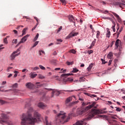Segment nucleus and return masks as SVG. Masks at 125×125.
<instances>
[{"label":"nucleus","instance_id":"obj_1","mask_svg":"<svg viewBox=\"0 0 125 125\" xmlns=\"http://www.w3.org/2000/svg\"><path fill=\"white\" fill-rule=\"evenodd\" d=\"M21 119V125H35V123L37 122L41 121V114L37 112H35L33 117L31 114H23Z\"/></svg>","mask_w":125,"mask_h":125},{"label":"nucleus","instance_id":"obj_2","mask_svg":"<svg viewBox=\"0 0 125 125\" xmlns=\"http://www.w3.org/2000/svg\"><path fill=\"white\" fill-rule=\"evenodd\" d=\"M103 113H104L103 110L93 108L90 112H87V116L85 118L83 119V120L78 121L73 125H85L86 124L85 121H89L91 118H93L96 115Z\"/></svg>","mask_w":125,"mask_h":125},{"label":"nucleus","instance_id":"obj_3","mask_svg":"<svg viewBox=\"0 0 125 125\" xmlns=\"http://www.w3.org/2000/svg\"><path fill=\"white\" fill-rule=\"evenodd\" d=\"M72 118V114L69 113L68 116H66V113L61 111L57 117V121L60 122L62 124H65V123H67L68 121H70Z\"/></svg>","mask_w":125,"mask_h":125},{"label":"nucleus","instance_id":"obj_4","mask_svg":"<svg viewBox=\"0 0 125 125\" xmlns=\"http://www.w3.org/2000/svg\"><path fill=\"white\" fill-rule=\"evenodd\" d=\"M95 104H96V103L95 102H93L91 104H90L87 107H86L84 108V110L82 108L78 109L77 111V114H78L79 115H83V114L84 113H85V112H86L87 111H88L89 109H91V108L93 107L95 108V107L94 106H95Z\"/></svg>","mask_w":125,"mask_h":125},{"label":"nucleus","instance_id":"obj_5","mask_svg":"<svg viewBox=\"0 0 125 125\" xmlns=\"http://www.w3.org/2000/svg\"><path fill=\"white\" fill-rule=\"evenodd\" d=\"M7 119H8V118L7 117V116H6L5 114L2 113L1 114V119L0 120V124H1L2 125H4L5 124V125H13V123L11 121L9 120H7Z\"/></svg>","mask_w":125,"mask_h":125},{"label":"nucleus","instance_id":"obj_6","mask_svg":"<svg viewBox=\"0 0 125 125\" xmlns=\"http://www.w3.org/2000/svg\"><path fill=\"white\" fill-rule=\"evenodd\" d=\"M19 51H20V49L18 48L16 51L13 52L11 54V55L10 56V59L11 61L14 60V59H15V57H16L17 56H19V55H20V53H18L19 52Z\"/></svg>","mask_w":125,"mask_h":125},{"label":"nucleus","instance_id":"obj_7","mask_svg":"<svg viewBox=\"0 0 125 125\" xmlns=\"http://www.w3.org/2000/svg\"><path fill=\"white\" fill-rule=\"evenodd\" d=\"M45 90H53L52 92V96L51 97H53L54 96V94H56L57 96H59V95L60 94L61 92L60 91H59L58 90H55V89H47L45 88Z\"/></svg>","mask_w":125,"mask_h":125},{"label":"nucleus","instance_id":"obj_8","mask_svg":"<svg viewBox=\"0 0 125 125\" xmlns=\"http://www.w3.org/2000/svg\"><path fill=\"white\" fill-rule=\"evenodd\" d=\"M26 87L27 88H28L29 89H32V88H34L35 87V85L34 84L32 83L29 82V83H27L25 84Z\"/></svg>","mask_w":125,"mask_h":125},{"label":"nucleus","instance_id":"obj_9","mask_svg":"<svg viewBox=\"0 0 125 125\" xmlns=\"http://www.w3.org/2000/svg\"><path fill=\"white\" fill-rule=\"evenodd\" d=\"M30 37V35H26V36H24L21 38V42H22V43H24V42H26L27 41V40H28V38Z\"/></svg>","mask_w":125,"mask_h":125},{"label":"nucleus","instance_id":"obj_10","mask_svg":"<svg viewBox=\"0 0 125 125\" xmlns=\"http://www.w3.org/2000/svg\"><path fill=\"white\" fill-rule=\"evenodd\" d=\"M68 19L70 22H73L74 23V26H76V22H75V18L73 15H69L68 17Z\"/></svg>","mask_w":125,"mask_h":125},{"label":"nucleus","instance_id":"obj_11","mask_svg":"<svg viewBox=\"0 0 125 125\" xmlns=\"http://www.w3.org/2000/svg\"><path fill=\"white\" fill-rule=\"evenodd\" d=\"M30 106H31V104H26L25 105V108H27L29 111L33 112V107H30Z\"/></svg>","mask_w":125,"mask_h":125},{"label":"nucleus","instance_id":"obj_12","mask_svg":"<svg viewBox=\"0 0 125 125\" xmlns=\"http://www.w3.org/2000/svg\"><path fill=\"white\" fill-rule=\"evenodd\" d=\"M38 107L41 109H44L46 107V105L43 104V103H39L38 104Z\"/></svg>","mask_w":125,"mask_h":125},{"label":"nucleus","instance_id":"obj_13","mask_svg":"<svg viewBox=\"0 0 125 125\" xmlns=\"http://www.w3.org/2000/svg\"><path fill=\"white\" fill-rule=\"evenodd\" d=\"M29 75L31 79H35L38 76V74H35V72H31Z\"/></svg>","mask_w":125,"mask_h":125},{"label":"nucleus","instance_id":"obj_14","mask_svg":"<svg viewBox=\"0 0 125 125\" xmlns=\"http://www.w3.org/2000/svg\"><path fill=\"white\" fill-rule=\"evenodd\" d=\"M88 96H89V97H91V98H95V100H96V101H97V100H98V98H97V96H96V95L89 94Z\"/></svg>","mask_w":125,"mask_h":125},{"label":"nucleus","instance_id":"obj_15","mask_svg":"<svg viewBox=\"0 0 125 125\" xmlns=\"http://www.w3.org/2000/svg\"><path fill=\"white\" fill-rule=\"evenodd\" d=\"M110 36H111V31H110V29L107 28L106 37V38H110Z\"/></svg>","mask_w":125,"mask_h":125},{"label":"nucleus","instance_id":"obj_16","mask_svg":"<svg viewBox=\"0 0 125 125\" xmlns=\"http://www.w3.org/2000/svg\"><path fill=\"white\" fill-rule=\"evenodd\" d=\"M112 23L113 24V25L112 26V29L113 31V32H116V28H115V27H116V23L115 21H114V20H111Z\"/></svg>","mask_w":125,"mask_h":125},{"label":"nucleus","instance_id":"obj_17","mask_svg":"<svg viewBox=\"0 0 125 125\" xmlns=\"http://www.w3.org/2000/svg\"><path fill=\"white\" fill-rule=\"evenodd\" d=\"M115 4H116V5H119L120 7H123V6H125V4L119 2H115Z\"/></svg>","mask_w":125,"mask_h":125},{"label":"nucleus","instance_id":"obj_18","mask_svg":"<svg viewBox=\"0 0 125 125\" xmlns=\"http://www.w3.org/2000/svg\"><path fill=\"white\" fill-rule=\"evenodd\" d=\"M72 101V97H69L67 98L65 101V104H68V103H70Z\"/></svg>","mask_w":125,"mask_h":125},{"label":"nucleus","instance_id":"obj_19","mask_svg":"<svg viewBox=\"0 0 125 125\" xmlns=\"http://www.w3.org/2000/svg\"><path fill=\"white\" fill-rule=\"evenodd\" d=\"M107 57L108 59H112L113 57V53L109 52V54L107 55Z\"/></svg>","mask_w":125,"mask_h":125},{"label":"nucleus","instance_id":"obj_20","mask_svg":"<svg viewBox=\"0 0 125 125\" xmlns=\"http://www.w3.org/2000/svg\"><path fill=\"white\" fill-rule=\"evenodd\" d=\"M72 74L69 73V74H62L61 77V78H66V77H68V76H71Z\"/></svg>","mask_w":125,"mask_h":125},{"label":"nucleus","instance_id":"obj_21","mask_svg":"<svg viewBox=\"0 0 125 125\" xmlns=\"http://www.w3.org/2000/svg\"><path fill=\"white\" fill-rule=\"evenodd\" d=\"M28 29L27 28H24L22 30V33L21 35V37H23V36H24V35H26V31Z\"/></svg>","mask_w":125,"mask_h":125},{"label":"nucleus","instance_id":"obj_22","mask_svg":"<svg viewBox=\"0 0 125 125\" xmlns=\"http://www.w3.org/2000/svg\"><path fill=\"white\" fill-rule=\"evenodd\" d=\"M38 78L40 80H44V79L45 78V77H44V76H43L42 74H39L38 75Z\"/></svg>","mask_w":125,"mask_h":125},{"label":"nucleus","instance_id":"obj_23","mask_svg":"<svg viewBox=\"0 0 125 125\" xmlns=\"http://www.w3.org/2000/svg\"><path fill=\"white\" fill-rule=\"evenodd\" d=\"M45 120L46 125H51V123L48 122V121H47V117H46L45 118Z\"/></svg>","mask_w":125,"mask_h":125},{"label":"nucleus","instance_id":"obj_24","mask_svg":"<svg viewBox=\"0 0 125 125\" xmlns=\"http://www.w3.org/2000/svg\"><path fill=\"white\" fill-rule=\"evenodd\" d=\"M122 31H123V27H121L119 31L118 32H117V39H118V38H119V36L120 35V34L122 32Z\"/></svg>","mask_w":125,"mask_h":125},{"label":"nucleus","instance_id":"obj_25","mask_svg":"<svg viewBox=\"0 0 125 125\" xmlns=\"http://www.w3.org/2000/svg\"><path fill=\"white\" fill-rule=\"evenodd\" d=\"M93 66V63H91L89 67L87 68V71H88V72H89V71H90V70H91V68H92V67Z\"/></svg>","mask_w":125,"mask_h":125},{"label":"nucleus","instance_id":"obj_26","mask_svg":"<svg viewBox=\"0 0 125 125\" xmlns=\"http://www.w3.org/2000/svg\"><path fill=\"white\" fill-rule=\"evenodd\" d=\"M119 42H120V40L118 39L115 42V45L116 46V48L119 47Z\"/></svg>","mask_w":125,"mask_h":125},{"label":"nucleus","instance_id":"obj_27","mask_svg":"<svg viewBox=\"0 0 125 125\" xmlns=\"http://www.w3.org/2000/svg\"><path fill=\"white\" fill-rule=\"evenodd\" d=\"M79 82L80 83L85 82V79H84V77H80Z\"/></svg>","mask_w":125,"mask_h":125},{"label":"nucleus","instance_id":"obj_28","mask_svg":"<svg viewBox=\"0 0 125 125\" xmlns=\"http://www.w3.org/2000/svg\"><path fill=\"white\" fill-rule=\"evenodd\" d=\"M81 103H82V107H84V106H86V105H88V104H89V103H84L83 102H82Z\"/></svg>","mask_w":125,"mask_h":125},{"label":"nucleus","instance_id":"obj_29","mask_svg":"<svg viewBox=\"0 0 125 125\" xmlns=\"http://www.w3.org/2000/svg\"><path fill=\"white\" fill-rule=\"evenodd\" d=\"M73 36H72V33H70L69 35H68L66 38V40H69L70 38H72Z\"/></svg>","mask_w":125,"mask_h":125},{"label":"nucleus","instance_id":"obj_30","mask_svg":"<svg viewBox=\"0 0 125 125\" xmlns=\"http://www.w3.org/2000/svg\"><path fill=\"white\" fill-rule=\"evenodd\" d=\"M39 44V41H37L36 42L34 45L32 46V48H34V47H36V46H37V45H38V44Z\"/></svg>","mask_w":125,"mask_h":125},{"label":"nucleus","instance_id":"obj_31","mask_svg":"<svg viewBox=\"0 0 125 125\" xmlns=\"http://www.w3.org/2000/svg\"><path fill=\"white\" fill-rule=\"evenodd\" d=\"M6 103V102L5 101H4L3 100H0V104L1 105H3V104H5Z\"/></svg>","mask_w":125,"mask_h":125},{"label":"nucleus","instance_id":"obj_32","mask_svg":"<svg viewBox=\"0 0 125 125\" xmlns=\"http://www.w3.org/2000/svg\"><path fill=\"white\" fill-rule=\"evenodd\" d=\"M31 69L33 71H37V70H40V67L38 66H36L35 67H32Z\"/></svg>","mask_w":125,"mask_h":125},{"label":"nucleus","instance_id":"obj_33","mask_svg":"<svg viewBox=\"0 0 125 125\" xmlns=\"http://www.w3.org/2000/svg\"><path fill=\"white\" fill-rule=\"evenodd\" d=\"M39 36H40V34L39 33H37L35 38L34 39V42H36L39 39Z\"/></svg>","mask_w":125,"mask_h":125},{"label":"nucleus","instance_id":"obj_34","mask_svg":"<svg viewBox=\"0 0 125 125\" xmlns=\"http://www.w3.org/2000/svg\"><path fill=\"white\" fill-rule=\"evenodd\" d=\"M56 62H57L56 60H52L50 61V62L52 63V64H56Z\"/></svg>","mask_w":125,"mask_h":125},{"label":"nucleus","instance_id":"obj_35","mask_svg":"<svg viewBox=\"0 0 125 125\" xmlns=\"http://www.w3.org/2000/svg\"><path fill=\"white\" fill-rule=\"evenodd\" d=\"M116 115L110 114V117L111 118V119H113L114 120L116 119Z\"/></svg>","mask_w":125,"mask_h":125},{"label":"nucleus","instance_id":"obj_36","mask_svg":"<svg viewBox=\"0 0 125 125\" xmlns=\"http://www.w3.org/2000/svg\"><path fill=\"white\" fill-rule=\"evenodd\" d=\"M99 36H100V32L99 31H97L96 34L97 39H99Z\"/></svg>","mask_w":125,"mask_h":125},{"label":"nucleus","instance_id":"obj_37","mask_svg":"<svg viewBox=\"0 0 125 125\" xmlns=\"http://www.w3.org/2000/svg\"><path fill=\"white\" fill-rule=\"evenodd\" d=\"M96 42V39H94V41H93L92 42L91 45L92 46H94V45H95Z\"/></svg>","mask_w":125,"mask_h":125},{"label":"nucleus","instance_id":"obj_38","mask_svg":"<svg viewBox=\"0 0 125 125\" xmlns=\"http://www.w3.org/2000/svg\"><path fill=\"white\" fill-rule=\"evenodd\" d=\"M18 86V83H15L12 85V87H14L15 88H17Z\"/></svg>","mask_w":125,"mask_h":125},{"label":"nucleus","instance_id":"obj_39","mask_svg":"<svg viewBox=\"0 0 125 125\" xmlns=\"http://www.w3.org/2000/svg\"><path fill=\"white\" fill-rule=\"evenodd\" d=\"M78 35H79V33L78 32H76L73 34L71 33V35L72 36V37H76V36H78Z\"/></svg>","mask_w":125,"mask_h":125},{"label":"nucleus","instance_id":"obj_40","mask_svg":"<svg viewBox=\"0 0 125 125\" xmlns=\"http://www.w3.org/2000/svg\"><path fill=\"white\" fill-rule=\"evenodd\" d=\"M3 42L6 44H7L8 43V42L7 41V39L6 38H4L3 39Z\"/></svg>","mask_w":125,"mask_h":125},{"label":"nucleus","instance_id":"obj_41","mask_svg":"<svg viewBox=\"0 0 125 125\" xmlns=\"http://www.w3.org/2000/svg\"><path fill=\"white\" fill-rule=\"evenodd\" d=\"M112 13L113 14L114 16H115V17H116L117 19L119 18V17H120V16L116 13L113 12H112Z\"/></svg>","mask_w":125,"mask_h":125},{"label":"nucleus","instance_id":"obj_42","mask_svg":"<svg viewBox=\"0 0 125 125\" xmlns=\"http://www.w3.org/2000/svg\"><path fill=\"white\" fill-rule=\"evenodd\" d=\"M39 68H40L41 70H45V67H44L42 65H39Z\"/></svg>","mask_w":125,"mask_h":125},{"label":"nucleus","instance_id":"obj_43","mask_svg":"<svg viewBox=\"0 0 125 125\" xmlns=\"http://www.w3.org/2000/svg\"><path fill=\"white\" fill-rule=\"evenodd\" d=\"M77 72H79V69L77 68H74L72 71V73H77Z\"/></svg>","mask_w":125,"mask_h":125},{"label":"nucleus","instance_id":"obj_44","mask_svg":"<svg viewBox=\"0 0 125 125\" xmlns=\"http://www.w3.org/2000/svg\"><path fill=\"white\" fill-rule=\"evenodd\" d=\"M70 52L71 53H73V54H76V50H75L74 49H72L70 51Z\"/></svg>","mask_w":125,"mask_h":125},{"label":"nucleus","instance_id":"obj_45","mask_svg":"<svg viewBox=\"0 0 125 125\" xmlns=\"http://www.w3.org/2000/svg\"><path fill=\"white\" fill-rule=\"evenodd\" d=\"M60 1L63 3L64 5H66V0H60Z\"/></svg>","mask_w":125,"mask_h":125},{"label":"nucleus","instance_id":"obj_46","mask_svg":"<svg viewBox=\"0 0 125 125\" xmlns=\"http://www.w3.org/2000/svg\"><path fill=\"white\" fill-rule=\"evenodd\" d=\"M13 43L16 44L17 43V39H14L12 42Z\"/></svg>","mask_w":125,"mask_h":125},{"label":"nucleus","instance_id":"obj_47","mask_svg":"<svg viewBox=\"0 0 125 125\" xmlns=\"http://www.w3.org/2000/svg\"><path fill=\"white\" fill-rule=\"evenodd\" d=\"M24 28V26H23V25H19V26H17V30H18V29H19V28Z\"/></svg>","mask_w":125,"mask_h":125},{"label":"nucleus","instance_id":"obj_48","mask_svg":"<svg viewBox=\"0 0 125 125\" xmlns=\"http://www.w3.org/2000/svg\"><path fill=\"white\" fill-rule=\"evenodd\" d=\"M101 61L102 62L103 64H106L107 63V62H105V60L103 59H101Z\"/></svg>","mask_w":125,"mask_h":125},{"label":"nucleus","instance_id":"obj_49","mask_svg":"<svg viewBox=\"0 0 125 125\" xmlns=\"http://www.w3.org/2000/svg\"><path fill=\"white\" fill-rule=\"evenodd\" d=\"M61 30H62V26H60V28H59L57 33H59L60 31H61Z\"/></svg>","mask_w":125,"mask_h":125},{"label":"nucleus","instance_id":"obj_50","mask_svg":"<svg viewBox=\"0 0 125 125\" xmlns=\"http://www.w3.org/2000/svg\"><path fill=\"white\" fill-rule=\"evenodd\" d=\"M116 111H117V112H121V108H120V107H117V108H116Z\"/></svg>","mask_w":125,"mask_h":125},{"label":"nucleus","instance_id":"obj_51","mask_svg":"<svg viewBox=\"0 0 125 125\" xmlns=\"http://www.w3.org/2000/svg\"><path fill=\"white\" fill-rule=\"evenodd\" d=\"M88 54H91V53H93V50H91L88 52Z\"/></svg>","mask_w":125,"mask_h":125},{"label":"nucleus","instance_id":"obj_52","mask_svg":"<svg viewBox=\"0 0 125 125\" xmlns=\"http://www.w3.org/2000/svg\"><path fill=\"white\" fill-rule=\"evenodd\" d=\"M23 18H25L26 19H28V20H31V18H30L27 16H23Z\"/></svg>","mask_w":125,"mask_h":125},{"label":"nucleus","instance_id":"obj_53","mask_svg":"<svg viewBox=\"0 0 125 125\" xmlns=\"http://www.w3.org/2000/svg\"><path fill=\"white\" fill-rule=\"evenodd\" d=\"M13 32H14V34H15L16 35H17V34H18V31H17V30H14Z\"/></svg>","mask_w":125,"mask_h":125},{"label":"nucleus","instance_id":"obj_54","mask_svg":"<svg viewBox=\"0 0 125 125\" xmlns=\"http://www.w3.org/2000/svg\"><path fill=\"white\" fill-rule=\"evenodd\" d=\"M28 72V70L27 69H24L22 70V72L24 73V72Z\"/></svg>","mask_w":125,"mask_h":125},{"label":"nucleus","instance_id":"obj_55","mask_svg":"<svg viewBox=\"0 0 125 125\" xmlns=\"http://www.w3.org/2000/svg\"><path fill=\"white\" fill-rule=\"evenodd\" d=\"M118 22H121V21H122V20L121 19V18H120V17H119V18H117Z\"/></svg>","mask_w":125,"mask_h":125},{"label":"nucleus","instance_id":"obj_56","mask_svg":"<svg viewBox=\"0 0 125 125\" xmlns=\"http://www.w3.org/2000/svg\"><path fill=\"white\" fill-rule=\"evenodd\" d=\"M57 41L58 42H63V41L62 40V39H59L57 40Z\"/></svg>","mask_w":125,"mask_h":125},{"label":"nucleus","instance_id":"obj_57","mask_svg":"<svg viewBox=\"0 0 125 125\" xmlns=\"http://www.w3.org/2000/svg\"><path fill=\"white\" fill-rule=\"evenodd\" d=\"M111 63H112V60H109V61L108 62V65L110 66V65H111Z\"/></svg>","mask_w":125,"mask_h":125},{"label":"nucleus","instance_id":"obj_58","mask_svg":"<svg viewBox=\"0 0 125 125\" xmlns=\"http://www.w3.org/2000/svg\"><path fill=\"white\" fill-rule=\"evenodd\" d=\"M106 20H110V21L112 22V20H113L112 19V18H109V17H106Z\"/></svg>","mask_w":125,"mask_h":125},{"label":"nucleus","instance_id":"obj_59","mask_svg":"<svg viewBox=\"0 0 125 125\" xmlns=\"http://www.w3.org/2000/svg\"><path fill=\"white\" fill-rule=\"evenodd\" d=\"M53 55H57V52H56V51H55L53 53Z\"/></svg>","mask_w":125,"mask_h":125},{"label":"nucleus","instance_id":"obj_60","mask_svg":"<svg viewBox=\"0 0 125 125\" xmlns=\"http://www.w3.org/2000/svg\"><path fill=\"white\" fill-rule=\"evenodd\" d=\"M60 68L58 67V68H56L55 69V71H59V70H60Z\"/></svg>","mask_w":125,"mask_h":125},{"label":"nucleus","instance_id":"obj_61","mask_svg":"<svg viewBox=\"0 0 125 125\" xmlns=\"http://www.w3.org/2000/svg\"><path fill=\"white\" fill-rule=\"evenodd\" d=\"M34 19H35V20H36L37 22H39V19H38V18L35 17Z\"/></svg>","mask_w":125,"mask_h":125},{"label":"nucleus","instance_id":"obj_62","mask_svg":"<svg viewBox=\"0 0 125 125\" xmlns=\"http://www.w3.org/2000/svg\"><path fill=\"white\" fill-rule=\"evenodd\" d=\"M36 28H37V25H36L32 29V31H34V30H35L36 29Z\"/></svg>","mask_w":125,"mask_h":125},{"label":"nucleus","instance_id":"obj_63","mask_svg":"<svg viewBox=\"0 0 125 125\" xmlns=\"http://www.w3.org/2000/svg\"><path fill=\"white\" fill-rule=\"evenodd\" d=\"M66 64H67V65H68V66H70V65H71V63L70 62H66Z\"/></svg>","mask_w":125,"mask_h":125},{"label":"nucleus","instance_id":"obj_64","mask_svg":"<svg viewBox=\"0 0 125 125\" xmlns=\"http://www.w3.org/2000/svg\"><path fill=\"white\" fill-rule=\"evenodd\" d=\"M79 103V101H77L74 102V104H78Z\"/></svg>","mask_w":125,"mask_h":125}]
</instances>
